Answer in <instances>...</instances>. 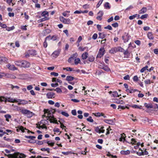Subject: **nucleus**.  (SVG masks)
Returning a JSON list of instances; mask_svg holds the SVG:
<instances>
[{
    "mask_svg": "<svg viewBox=\"0 0 158 158\" xmlns=\"http://www.w3.org/2000/svg\"><path fill=\"white\" fill-rule=\"evenodd\" d=\"M8 156L9 158H25L26 156L23 153L15 152L13 154H8Z\"/></svg>",
    "mask_w": 158,
    "mask_h": 158,
    "instance_id": "obj_1",
    "label": "nucleus"
},
{
    "mask_svg": "<svg viewBox=\"0 0 158 158\" xmlns=\"http://www.w3.org/2000/svg\"><path fill=\"white\" fill-rule=\"evenodd\" d=\"M22 114L28 118H31L33 115V113L30 110L26 109H22L20 110Z\"/></svg>",
    "mask_w": 158,
    "mask_h": 158,
    "instance_id": "obj_2",
    "label": "nucleus"
},
{
    "mask_svg": "<svg viewBox=\"0 0 158 158\" xmlns=\"http://www.w3.org/2000/svg\"><path fill=\"white\" fill-rule=\"evenodd\" d=\"M6 102L8 101L9 102H22V103L27 104L28 103L27 101H25L24 100L20 99H13L10 98H6Z\"/></svg>",
    "mask_w": 158,
    "mask_h": 158,
    "instance_id": "obj_3",
    "label": "nucleus"
},
{
    "mask_svg": "<svg viewBox=\"0 0 158 158\" xmlns=\"http://www.w3.org/2000/svg\"><path fill=\"white\" fill-rule=\"evenodd\" d=\"M105 50L104 48H101L99 51L97 55V57L101 58L105 54Z\"/></svg>",
    "mask_w": 158,
    "mask_h": 158,
    "instance_id": "obj_4",
    "label": "nucleus"
},
{
    "mask_svg": "<svg viewBox=\"0 0 158 158\" xmlns=\"http://www.w3.org/2000/svg\"><path fill=\"white\" fill-rule=\"evenodd\" d=\"M2 74L3 77H4L6 78L12 79H15L16 78V77L14 75L11 74L4 73H2Z\"/></svg>",
    "mask_w": 158,
    "mask_h": 158,
    "instance_id": "obj_5",
    "label": "nucleus"
},
{
    "mask_svg": "<svg viewBox=\"0 0 158 158\" xmlns=\"http://www.w3.org/2000/svg\"><path fill=\"white\" fill-rule=\"evenodd\" d=\"M60 20L63 23L66 24H69L71 23V20L69 19H65L63 17L60 18Z\"/></svg>",
    "mask_w": 158,
    "mask_h": 158,
    "instance_id": "obj_6",
    "label": "nucleus"
},
{
    "mask_svg": "<svg viewBox=\"0 0 158 158\" xmlns=\"http://www.w3.org/2000/svg\"><path fill=\"white\" fill-rule=\"evenodd\" d=\"M21 67L24 68H28L30 67V64L27 61L23 60L22 61Z\"/></svg>",
    "mask_w": 158,
    "mask_h": 158,
    "instance_id": "obj_7",
    "label": "nucleus"
},
{
    "mask_svg": "<svg viewBox=\"0 0 158 158\" xmlns=\"http://www.w3.org/2000/svg\"><path fill=\"white\" fill-rule=\"evenodd\" d=\"M122 38L124 43L128 42L129 40L128 34L125 33V35L123 36Z\"/></svg>",
    "mask_w": 158,
    "mask_h": 158,
    "instance_id": "obj_8",
    "label": "nucleus"
},
{
    "mask_svg": "<svg viewBox=\"0 0 158 158\" xmlns=\"http://www.w3.org/2000/svg\"><path fill=\"white\" fill-rule=\"evenodd\" d=\"M104 127H102L100 128L98 127H97L95 128V131L96 132L98 133H103L104 132L105 130L103 129Z\"/></svg>",
    "mask_w": 158,
    "mask_h": 158,
    "instance_id": "obj_9",
    "label": "nucleus"
},
{
    "mask_svg": "<svg viewBox=\"0 0 158 158\" xmlns=\"http://www.w3.org/2000/svg\"><path fill=\"white\" fill-rule=\"evenodd\" d=\"M103 15V12L102 11H100L97 14L98 16L96 17L97 19L101 21L102 19V17Z\"/></svg>",
    "mask_w": 158,
    "mask_h": 158,
    "instance_id": "obj_10",
    "label": "nucleus"
},
{
    "mask_svg": "<svg viewBox=\"0 0 158 158\" xmlns=\"http://www.w3.org/2000/svg\"><path fill=\"white\" fill-rule=\"evenodd\" d=\"M50 117L51 118L49 119V121L50 123L58 124L57 120L53 116H50Z\"/></svg>",
    "mask_w": 158,
    "mask_h": 158,
    "instance_id": "obj_11",
    "label": "nucleus"
},
{
    "mask_svg": "<svg viewBox=\"0 0 158 158\" xmlns=\"http://www.w3.org/2000/svg\"><path fill=\"white\" fill-rule=\"evenodd\" d=\"M8 68L10 70L13 71L17 69V68L15 67L14 65L9 64L8 66Z\"/></svg>",
    "mask_w": 158,
    "mask_h": 158,
    "instance_id": "obj_12",
    "label": "nucleus"
},
{
    "mask_svg": "<svg viewBox=\"0 0 158 158\" xmlns=\"http://www.w3.org/2000/svg\"><path fill=\"white\" fill-rule=\"evenodd\" d=\"M126 91L127 92L130 93H132L133 92H135V91L139 92L138 89H126Z\"/></svg>",
    "mask_w": 158,
    "mask_h": 158,
    "instance_id": "obj_13",
    "label": "nucleus"
},
{
    "mask_svg": "<svg viewBox=\"0 0 158 158\" xmlns=\"http://www.w3.org/2000/svg\"><path fill=\"white\" fill-rule=\"evenodd\" d=\"M120 153L122 155H128L130 154V152L129 150H127L126 151L122 150Z\"/></svg>",
    "mask_w": 158,
    "mask_h": 158,
    "instance_id": "obj_14",
    "label": "nucleus"
},
{
    "mask_svg": "<svg viewBox=\"0 0 158 158\" xmlns=\"http://www.w3.org/2000/svg\"><path fill=\"white\" fill-rule=\"evenodd\" d=\"M54 94V93L53 92H48L46 94V96L48 98H52Z\"/></svg>",
    "mask_w": 158,
    "mask_h": 158,
    "instance_id": "obj_15",
    "label": "nucleus"
},
{
    "mask_svg": "<svg viewBox=\"0 0 158 158\" xmlns=\"http://www.w3.org/2000/svg\"><path fill=\"white\" fill-rule=\"evenodd\" d=\"M104 121L106 123H108L110 124L113 125L114 124V123L113 120L112 119H105Z\"/></svg>",
    "mask_w": 158,
    "mask_h": 158,
    "instance_id": "obj_16",
    "label": "nucleus"
},
{
    "mask_svg": "<svg viewBox=\"0 0 158 158\" xmlns=\"http://www.w3.org/2000/svg\"><path fill=\"white\" fill-rule=\"evenodd\" d=\"M88 54L87 52H85L81 55L82 58L83 60L86 59L88 56Z\"/></svg>",
    "mask_w": 158,
    "mask_h": 158,
    "instance_id": "obj_17",
    "label": "nucleus"
},
{
    "mask_svg": "<svg viewBox=\"0 0 158 158\" xmlns=\"http://www.w3.org/2000/svg\"><path fill=\"white\" fill-rule=\"evenodd\" d=\"M117 52V47H114L109 50V52L111 54H114Z\"/></svg>",
    "mask_w": 158,
    "mask_h": 158,
    "instance_id": "obj_18",
    "label": "nucleus"
},
{
    "mask_svg": "<svg viewBox=\"0 0 158 158\" xmlns=\"http://www.w3.org/2000/svg\"><path fill=\"white\" fill-rule=\"evenodd\" d=\"M60 52L59 51H54L52 54V55L54 58H56L59 55Z\"/></svg>",
    "mask_w": 158,
    "mask_h": 158,
    "instance_id": "obj_19",
    "label": "nucleus"
},
{
    "mask_svg": "<svg viewBox=\"0 0 158 158\" xmlns=\"http://www.w3.org/2000/svg\"><path fill=\"white\" fill-rule=\"evenodd\" d=\"M101 68L107 72H108L110 71V69L109 68L108 66L106 65H104L102 67H101Z\"/></svg>",
    "mask_w": 158,
    "mask_h": 158,
    "instance_id": "obj_20",
    "label": "nucleus"
},
{
    "mask_svg": "<svg viewBox=\"0 0 158 158\" xmlns=\"http://www.w3.org/2000/svg\"><path fill=\"white\" fill-rule=\"evenodd\" d=\"M147 37L150 40H153L154 38L153 35L151 32H148V33Z\"/></svg>",
    "mask_w": 158,
    "mask_h": 158,
    "instance_id": "obj_21",
    "label": "nucleus"
},
{
    "mask_svg": "<svg viewBox=\"0 0 158 158\" xmlns=\"http://www.w3.org/2000/svg\"><path fill=\"white\" fill-rule=\"evenodd\" d=\"M144 105L147 108H153V105L151 104H148L145 103H144Z\"/></svg>",
    "mask_w": 158,
    "mask_h": 158,
    "instance_id": "obj_22",
    "label": "nucleus"
},
{
    "mask_svg": "<svg viewBox=\"0 0 158 158\" xmlns=\"http://www.w3.org/2000/svg\"><path fill=\"white\" fill-rule=\"evenodd\" d=\"M147 11V8L145 7H143L139 11V14H143Z\"/></svg>",
    "mask_w": 158,
    "mask_h": 158,
    "instance_id": "obj_23",
    "label": "nucleus"
},
{
    "mask_svg": "<svg viewBox=\"0 0 158 158\" xmlns=\"http://www.w3.org/2000/svg\"><path fill=\"white\" fill-rule=\"evenodd\" d=\"M41 15L42 17H48V12L47 11H44L42 12Z\"/></svg>",
    "mask_w": 158,
    "mask_h": 158,
    "instance_id": "obj_24",
    "label": "nucleus"
},
{
    "mask_svg": "<svg viewBox=\"0 0 158 158\" xmlns=\"http://www.w3.org/2000/svg\"><path fill=\"white\" fill-rule=\"evenodd\" d=\"M125 135L124 133H123L121 134V137L119 138V141H123V142L125 140V137H124V136Z\"/></svg>",
    "mask_w": 158,
    "mask_h": 158,
    "instance_id": "obj_25",
    "label": "nucleus"
},
{
    "mask_svg": "<svg viewBox=\"0 0 158 158\" xmlns=\"http://www.w3.org/2000/svg\"><path fill=\"white\" fill-rule=\"evenodd\" d=\"M52 82H59L60 84H61L62 83V81L61 80L58 79H56V78H52Z\"/></svg>",
    "mask_w": 158,
    "mask_h": 158,
    "instance_id": "obj_26",
    "label": "nucleus"
},
{
    "mask_svg": "<svg viewBox=\"0 0 158 158\" xmlns=\"http://www.w3.org/2000/svg\"><path fill=\"white\" fill-rule=\"evenodd\" d=\"M56 111L57 112L59 113H60L61 112L60 111L57 110H56V109H53L52 110H50L48 112V114H51V113H52L53 114H54Z\"/></svg>",
    "mask_w": 158,
    "mask_h": 158,
    "instance_id": "obj_27",
    "label": "nucleus"
},
{
    "mask_svg": "<svg viewBox=\"0 0 158 158\" xmlns=\"http://www.w3.org/2000/svg\"><path fill=\"white\" fill-rule=\"evenodd\" d=\"M74 61L75 64V65H77L80 62L81 60L79 58H76L74 59Z\"/></svg>",
    "mask_w": 158,
    "mask_h": 158,
    "instance_id": "obj_28",
    "label": "nucleus"
},
{
    "mask_svg": "<svg viewBox=\"0 0 158 158\" xmlns=\"http://www.w3.org/2000/svg\"><path fill=\"white\" fill-rule=\"evenodd\" d=\"M74 79V77H73L71 76H67L66 77V81H71L73 80Z\"/></svg>",
    "mask_w": 158,
    "mask_h": 158,
    "instance_id": "obj_29",
    "label": "nucleus"
},
{
    "mask_svg": "<svg viewBox=\"0 0 158 158\" xmlns=\"http://www.w3.org/2000/svg\"><path fill=\"white\" fill-rule=\"evenodd\" d=\"M94 59L95 58L92 55L88 57V60L90 62H93V61H94Z\"/></svg>",
    "mask_w": 158,
    "mask_h": 158,
    "instance_id": "obj_30",
    "label": "nucleus"
},
{
    "mask_svg": "<svg viewBox=\"0 0 158 158\" xmlns=\"http://www.w3.org/2000/svg\"><path fill=\"white\" fill-rule=\"evenodd\" d=\"M59 38L57 35H53L52 36L51 38L50 39V40H52L53 41H55L58 39Z\"/></svg>",
    "mask_w": 158,
    "mask_h": 158,
    "instance_id": "obj_31",
    "label": "nucleus"
},
{
    "mask_svg": "<svg viewBox=\"0 0 158 158\" xmlns=\"http://www.w3.org/2000/svg\"><path fill=\"white\" fill-rule=\"evenodd\" d=\"M4 117L6 119V120L8 122L9 121V119L11 118V116L9 114H6L4 115Z\"/></svg>",
    "mask_w": 158,
    "mask_h": 158,
    "instance_id": "obj_32",
    "label": "nucleus"
},
{
    "mask_svg": "<svg viewBox=\"0 0 158 158\" xmlns=\"http://www.w3.org/2000/svg\"><path fill=\"white\" fill-rule=\"evenodd\" d=\"M6 98L3 96H0V101L1 102H6Z\"/></svg>",
    "mask_w": 158,
    "mask_h": 158,
    "instance_id": "obj_33",
    "label": "nucleus"
},
{
    "mask_svg": "<svg viewBox=\"0 0 158 158\" xmlns=\"http://www.w3.org/2000/svg\"><path fill=\"white\" fill-rule=\"evenodd\" d=\"M137 16H138V17L139 16V15H138L137 14H135L133 15L130 16L129 17V19L130 20H132L135 19V17H137Z\"/></svg>",
    "mask_w": 158,
    "mask_h": 158,
    "instance_id": "obj_34",
    "label": "nucleus"
},
{
    "mask_svg": "<svg viewBox=\"0 0 158 158\" xmlns=\"http://www.w3.org/2000/svg\"><path fill=\"white\" fill-rule=\"evenodd\" d=\"M141 152H140V156L141 155H147L148 154V151H146V150H145L144 151H143L142 150H141Z\"/></svg>",
    "mask_w": 158,
    "mask_h": 158,
    "instance_id": "obj_35",
    "label": "nucleus"
},
{
    "mask_svg": "<svg viewBox=\"0 0 158 158\" xmlns=\"http://www.w3.org/2000/svg\"><path fill=\"white\" fill-rule=\"evenodd\" d=\"M61 114L63 116L66 117H68L69 116V114L68 113L65 111H62L61 112Z\"/></svg>",
    "mask_w": 158,
    "mask_h": 158,
    "instance_id": "obj_36",
    "label": "nucleus"
},
{
    "mask_svg": "<svg viewBox=\"0 0 158 158\" xmlns=\"http://www.w3.org/2000/svg\"><path fill=\"white\" fill-rule=\"evenodd\" d=\"M44 33L45 35H46L50 33L51 32V30L48 29H47L44 31Z\"/></svg>",
    "mask_w": 158,
    "mask_h": 158,
    "instance_id": "obj_37",
    "label": "nucleus"
},
{
    "mask_svg": "<svg viewBox=\"0 0 158 158\" xmlns=\"http://www.w3.org/2000/svg\"><path fill=\"white\" fill-rule=\"evenodd\" d=\"M132 107L134 108H137V109H141V106H139L136 105H132L131 106Z\"/></svg>",
    "mask_w": 158,
    "mask_h": 158,
    "instance_id": "obj_38",
    "label": "nucleus"
},
{
    "mask_svg": "<svg viewBox=\"0 0 158 158\" xmlns=\"http://www.w3.org/2000/svg\"><path fill=\"white\" fill-rule=\"evenodd\" d=\"M41 150L44 152L47 151L48 152V153H49L50 152V149L48 148H42L41 149Z\"/></svg>",
    "mask_w": 158,
    "mask_h": 158,
    "instance_id": "obj_39",
    "label": "nucleus"
},
{
    "mask_svg": "<svg viewBox=\"0 0 158 158\" xmlns=\"http://www.w3.org/2000/svg\"><path fill=\"white\" fill-rule=\"evenodd\" d=\"M21 63L22 61L20 60L16 61L15 62V64L16 65L21 67L22 64Z\"/></svg>",
    "mask_w": 158,
    "mask_h": 158,
    "instance_id": "obj_40",
    "label": "nucleus"
},
{
    "mask_svg": "<svg viewBox=\"0 0 158 158\" xmlns=\"http://www.w3.org/2000/svg\"><path fill=\"white\" fill-rule=\"evenodd\" d=\"M99 38L102 39L105 37V35L103 33H99Z\"/></svg>",
    "mask_w": 158,
    "mask_h": 158,
    "instance_id": "obj_41",
    "label": "nucleus"
},
{
    "mask_svg": "<svg viewBox=\"0 0 158 158\" xmlns=\"http://www.w3.org/2000/svg\"><path fill=\"white\" fill-rule=\"evenodd\" d=\"M86 48H88L87 47H82L81 46H80L78 48V49L81 51H83Z\"/></svg>",
    "mask_w": 158,
    "mask_h": 158,
    "instance_id": "obj_42",
    "label": "nucleus"
},
{
    "mask_svg": "<svg viewBox=\"0 0 158 158\" xmlns=\"http://www.w3.org/2000/svg\"><path fill=\"white\" fill-rule=\"evenodd\" d=\"M25 137L27 139H33L36 138V137L35 136H33L26 135V136H25Z\"/></svg>",
    "mask_w": 158,
    "mask_h": 158,
    "instance_id": "obj_43",
    "label": "nucleus"
},
{
    "mask_svg": "<svg viewBox=\"0 0 158 158\" xmlns=\"http://www.w3.org/2000/svg\"><path fill=\"white\" fill-rule=\"evenodd\" d=\"M109 3L108 2H106L104 4V6L106 9H109L110 8Z\"/></svg>",
    "mask_w": 158,
    "mask_h": 158,
    "instance_id": "obj_44",
    "label": "nucleus"
},
{
    "mask_svg": "<svg viewBox=\"0 0 158 158\" xmlns=\"http://www.w3.org/2000/svg\"><path fill=\"white\" fill-rule=\"evenodd\" d=\"M148 66L147 65L145 67H143L140 70V72L142 73L144 72V71H145L146 69H148Z\"/></svg>",
    "mask_w": 158,
    "mask_h": 158,
    "instance_id": "obj_45",
    "label": "nucleus"
},
{
    "mask_svg": "<svg viewBox=\"0 0 158 158\" xmlns=\"http://www.w3.org/2000/svg\"><path fill=\"white\" fill-rule=\"evenodd\" d=\"M64 70H66L67 71H73V69L69 67H67L66 68H64L63 69Z\"/></svg>",
    "mask_w": 158,
    "mask_h": 158,
    "instance_id": "obj_46",
    "label": "nucleus"
},
{
    "mask_svg": "<svg viewBox=\"0 0 158 158\" xmlns=\"http://www.w3.org/2000/svg\"><path fill=\"white\" fill-rule=\"evenodd\" d=\"M116 101H115V102L118 104H123L124 103V102L122 100L120 101L118 99L116 100Z\"/></svg>",
    "mask_w": 158,
    "mask_h": 158,
    "instance_id": "obj_47",
    "label": "nucleus"
},
{
    "mask_svg": "<svg viewBox=\"0 0 158 158\" xmlns=\"http://www.w3.org/2000/svg\"><path fill=\"white\" fill-rule=\"evenodd\" d=\"M49 19V18L48 17H44L43 18H41L39 20L40 22H43L44 21H46Z\"/></svg>",
    "mask_w": 158,
    "mask_h": 158,
    "instance_id": "obj_48",
    "label": "nucleus"
},
{
    "mask_svg": "<svg viewBox=\"0 0 158 158\" xmlns=\"http://www.w3.org/2000/svg\"><path fill=\"white\" fill-rule=\"evenodd\" d=\"M18 128L19 130H21L23 132H24V130L25 129L27 130V129L25 128H24L23 126H20L18 127Z\"/></svg>",
    "mask_w": 158,
    "mask_h": 158,
    "instance_id": "obj_49",
    "label": "nucleus"
},
{
    "mask_svg": "<svg viewBox=\"0 0 158 158\" xmlns=\"http://www.w3.org/2000/svg\"><path fill=\"white\" fill-rule=\"evenodd\" d=\"M15 27L14 26H12L10 27H7L6 28V30L9 31L13 30L15 29Z\"/></svg>",
    "mask_w": 158,
    "mask_h": 158,
    "instance_id": "obj_50",
    "label": "nucleus"
},
{
    "mask_svg": "<svg viewBox=\"0 0 158 158\" xmlns=\"http://www.w3.org/2000/svg\"><path fill=\"white\" fill-rule=\"evenodd\" d=\"M54 90L58 93H61L62 92L61 89L59 88H57Z\"/></svg>",
    "mask_w": 158,
    "mask_h": 158,
    "instance_id": "obj_51",
    "label": "nucleus"
},
{
    "mask_svg": "<svg viewBox=\"0 0 158 158\" xmlns=\"http://www.w3.org/2000/svg\"><path fill=\"white\" fill-rule=\"evenodd\" d=\"M112 95L114 97H119L118 92L117 91H114L113 92Z\"/></svg>",
    "mask_w": 158,
    "mask_h": 158,
    "instance_id": "obj_52",
    "label": "nucleus"
},
{
    "mask_svg": "<svg viewBox=\"0 0 158 158\" xmlns=\"http://www.w3.org/2000/svg\"><path fill=\"white\" fill-rule=\"evenodd\" d=\"M86 120L92 123L94 122V120L92 119V118L91 116H89L88 118L86 119Z\"/></svg>",
    "mask_w": 158,
    "mask_h": 158,
    "instance_id": "obj_53",
    "label": "nucleus"
},
{
    "mask_svg": "<svg viewBox=\"0 0 158 158\" xmlns=\"http://www.w3.org/2000/svg\"><path fill=\"white\" fill-rule=\"evenodd\" d=\"M133 80L135 82H137L138 81V77L137 76H135L133 78Z\"/></svg>",
    "mask_w": 158,
    "mask_h": 158,
    "instance_id": "obj_54",
    "label": "nucleus"
},
{
    "mask_svg": "<svg viewBox=\"0 0 158 158\" xmlns=\"http://www.w3.org/2000/svg\"><path fill=\"white\" fill-rule=\"evenodd\" d=\"M103 1V0H100L98 2L96 6L97 8H98L99 7L100 5L102 4Z\"/></svg>",
    "mask_w": 158,
    "mask_h": 158,
    "instance_id": "obj_55",
    "label": "nucleus"
},
{
    "mask_svg": "<svg viewBox=\"0 0 158 158\" xmlns=\"http://www.w3.org/2000/svg\"><path fill=\"white\" fill-rule=\"evenodd\" d=\"M62 154L65 155H68L69 154H72V152L71 151L67 152H62Z\"/></svg>",
    "mask_w": 158,
    "mask_h": 158,
    "instance_id": "obj_56",
    "label": "nucleus"
},
{
    "mask_svg": "<svg viewBox=\"0 0 158 158\" xmlns=\"http://www.w3.org/2000/svg\"><path fill=\"white\" fill-rule=\"evenodd\" d=\"M37 127L39 129H40V128L44 129V128H46V127L44 125H41V126L40 125L39 126H38V124H37Z\"/></svg>",
    "mask_w": 158,
    "mask_h": 158,
    "instance_id": "obj_57",
    "label": "nucleus"
},
{
    "mask_svg": "<svg viewBox=\"0 0 158 158\" xmlns=\"http://www.w3.org/2000/svg\"><path fill=\"white\" fill-rule=\"evenodd\" d=\"M148 16V15L147 14H145V15H142L140 18L141 19H144L146 18Z\"/></svg>",
    "mask_w": 158,
    "mask_h": 158,
    "instance_id": "obj_58",
    "label": "nucleus"
},
{
    "mask_svg": "<svg viewBox=\"0 0 158 158\" xmlns=\"http://www.w3.org/2000/svg\"><path fill=\"white\" fill-rule=\"evenodd\" d=\"M10 85L11 86V87L12 89H13L14 88H16L17 89H19V87L17 85H13L12 84H10Z\"/></svg>",
    "mask_w": 158,
    "mask_h": 158,
    "instance_id": "obj_59",
    "label": "nucleus"
},
{
    "mask_svg": "<svg viewBox=\"0 0 158 158\" xmlns=\"http://www.w3.org/2000/svg\"><path fill=\"white\" fill-rule=\"evenodd\" d=\"M94 115L95 116L98 117H100L101 116V115H102V113H96L94 114Z\"/></svg>",
    "mask_w": 158,
    "mask_h": 158,
    "instance_id": "obj_60",
    "label": "nucleus"
},
{
    "mask_svg": "<svg viewBox=\"0 0 158 158\" xmlns=\"http://www.w3.org/2000/svg\"><path fill=\"white\" fill-rule=\"evenodd\" d=\"M98 37V35L96 33H94L93 36H92V39L94 40H96Z\"/></svg>",
    "mask_w": 158,
    "mask_h": 158,
    "instance_id": "obj_61",
    "label": "nucleus"
},
{
    "mask_svg": "<svg viewBox=\"0 0 158 158\" xmlns=\"http://www.w3.org/2000/svg\"><path fill=\"white\" fill-rule=\"evenodd\" d=\"M104 28L105 29H108L110 30H111L112 29V27L110 25H108L107 26L105 27Z\"/></svg>",
    "mask_w": 158,
    "mask_h": 158,
    "instance_id": "obj_62",
    "label": "nucleus"
},
{
    "mask_svg": "<svg viewBox=\"0 0 158 158\" xmlns=\"http://www.w3.org/2000/svg\"><path fill=\"white\" fill-rule=\"evenodd\" d=\"M50 74L51 75H53L55 77H57L58 75V73L54 72H51L50 73Z\"/></svg>",
    "mask_w": 158,
    "mask_h": 158,
    "instance_id": "obj_63",
    "label": "nucleus"
},
{
    "mask_svg": "<svg viewBox=\"0 0 158 158\" xmlns=\"http://www.w3.org/2000/svg\"><path fill=\"white\" fill-rule=\"evenodd\" d=\"M123 79L125 80H129L130 77L128 75H127L123 77Z\"/></svg>",
    "mask_w": 158,
    "mask_h": 158,
    "instance_id": "obj_64",
    "label": "nucleus"
}]
</instances>
